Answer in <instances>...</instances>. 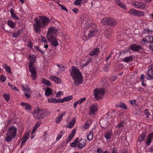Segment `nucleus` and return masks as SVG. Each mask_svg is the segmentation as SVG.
Masks as SVG:
<instances>
[{"label":"nucleus","mask_w":153,"mask_h":153,"mask_svg":"<svg viewBox=\"0 0 153 153\" xmlns=\"http://www.w3.org/2000/svg\"><path fill=\"white\" fill-rule=\"evenodd\" d=\"M39 20L34 19L35 23L33 25L34 31L38 33L40 32V29L46 28L50 22L49 18L45 16H39Z\"/></svg>","instance_id":"obj_1"},{"label":"nucleus","mask_w":153,"mask_h":153,"mask_svg":"<svg viewBox=\"0 0 153 153\" xmlns=\"http://www.w3.org/2000/svg\"><path fill=\"white\" fill-rule=\"evenodd\" d=\"M71 75L74 80V84L76 86H78L82 83V78L79 69L73 66L71 72Z\"/></svg>","instance_id":"obj_2"},{"label":"nucleus","mask_w":153,"mask_h":153,"mask_svg":"<svg viewBox=\"0 0 153 153\" xmlns=\"http://www.w3.org/2000/svg\"><path fill=\"white\" fill-rule=\"evenodd\" d=\"M50 114L49 111L44 109H41L37 107L34 110L33 115L34 117L37 119L43 118Z\"/></svg>","instance_id":"obj_3"},{"label":"nucleus","mask_w":153,"mask_h":153,"mask_svg":"<svg viewBox=\"0 0 153 153\" xmlns=\"http://www.w3.org/2000/svg\"><path fill=\"white\" fill-rule=\"evenodd\" d=\"M16 129L14 126L10 127L7 131L5 139L7 142L10 141L12 139L15 138L16 134Z\"/></svg>","instance_id":"obj_4"},{"label":"nucleus","mask_w":153,"mask_h":153,"mask_svg":"<svg viewBox=\"0 0 153 153\" xmlns=\"http://www.w3.org/2000/svg\"><path fill=\"white\" fill-rule=\"evenodd\" d=\"M101 22L103 25L113 27L116 25L117 21L115 19L110 17H107L102 19Z\"/></svg>","instance_id":"obj_5"},{"label":"nucleus","mask_w":153,"mask_h":153,"mask_svg":"<svg viewBox=\"0 0 153 153\" xmlns=\"http://www.w3.org/2000/svg\"><path fill=\"white\" fill-rule=\"evenodd\" d=\"M105 91L103 88H95L94 90L95 98L97 100L101 99L104 94Z\"/></svg>","instance_id":"obj_6"},{"label":"nucleus","mask_w":153,"mask_h":153,"mask_svg":"<svg viewBox=\"0 0 153 153\" xmlns=\"http://www.w3.org/2000/svg\"><path fill=\"white\" fill-rule=\"evenodd\" d=\"M97 29H94L93 30H86L84 33V36L85 40H87L89 38L94 36L96 32H97Z\"/></svg>","instance_id":"obj_7"},{"label":"nucleus","mask_w":153,"mask_h":153,"mask_svg":"<svg viewBox=\"0 0 153 153\" xmlns=\"http://www.w3.org/2000/svg\"><path fill=\"white\" fill-rule=\"evenodd\" d=\"M57 32V30L56 29L55 27H50L48 29L47 34V38L56 37Z\"/></svg>","instance_id":"obj_8"},{"label":"nucleus","mask_w":153,"mask_h":153,"mask_svg":"<svg viewBox=\"0 0 153 153\" xmlns=\"http://www.w3.org/2000/svg\"><path fill=\"white\" fill-rule=\"evenodd\" d=\"M146 133L145 132H143L139 137L138 140L137 141V148H140L142 145V142L144 141L146 139Z\"/></svg>","instance_id":"obj_9"},{"label":"nucleus","mask_w":153,"mask_h":153,"mask_svg":"<svg viewBox=\"0 0 153 153\" xmlns=\"http://www.w3.org/2000/svg\"><path fill=\"white\" fill-rule=\"evenodd\" d=\"M97 104H93L90 106L89 114L90 116H93L95 114L97 111Z\"/></svg>","instance_id":"obj_10"},{"label":"nucleus","mask_w":153,"mask_h":153,"mask_svg":"<svg viewBox=\"0 0 153 153\" xmlns=\"http://www.w3.org/2000/svg\"><path fill=\"white\" fill-rule=\"evenodd\" d=\"M149 70L146 76L148 79H153V65L150 66L148 68Z\"/></svg>","instance_id":"obj_11"},{"label":"nucleus","mask_w":153,"mask_h":153,"mask_svg":"<svg viewBox=\"0 0 153 153\" xmlns=\"http://www.w3.org/2000/svg\"><path fill=\"white\" fill-rule=\"evenodd\" d=\"M29 68L34 67L33 64L36 60V56L33 55L29 56Z\"/></svg>","instance_id":"obj_12"},{"label":"nucleus","mask_w":153,"mask_h":153,"mask_svg":"<svg viewBox=\"0 0 153 153\" xmlns=\"http://www.w3.org/2000/svg\"><path fill=\"white\" fill-rule=\"evenodd\" d=\"M86 140L84 139H81L78 141V148L81 149L86 146Z\"/></svg>","instance_id":"obj_13"},{"label":"nucleus","mask_w":153,"mask_h":153,"mask_svg":"<svg viewBox=\"0 0 153 153\" xmlns=\"http://www.w3.org/2000/svg\"><path fill=\"white\" fill-rule=\"evenodd\" d=\"M48 40L51 42L53 46L56 47L58 45V43L56 37L47 38Z\"/></svg>","instance_id":"obj_14"},{"label":"nucleus","mask_w":153,"mask_h":153,"mask_svg":"<svg viewBox=\"0 0 153 153\" xmlns=\"http://www.w3.org/2000/svg\"><path fill=\"white\" fill-rule=\"evenodd\" d=\"M107 122L108 121L104 119H102L100 121V124L102 129H103L104 130L105 129L106 127L108 125Z\"/></svg>","instance_id":"obj_15"},{"label":"nucleus","mask_w":153,"mask_h":153,"mask_svg":"<svg viewBox=\"0 0 153 153\" xmlns=\"http://www.w3.org/2000/svg\"><path fill=\"white\" fill-rule=\"evenodd\" d=\"M130 48L134 51L137 52L142 49V47L140 45H138L136 44L131 45L130 47Z\"/></svg>","instance_id":"obj_16"},{"label":"nucleus","mask_w":153,"mask_h":153,"mask_svg":"<svg viewBox=\"0 0 153 153\" xmlns=\"http://www.w3.org/2000/svg\"><path fill=\"white\" fill-rule=\"evenodd\" d=\"M29 68V71L31 73V75L33 79H36V71L34 68V67H31Z\"/></svg>","instance_id":"obj_17"},{"label":"nucleus","mask_w":153,"mask_h":153,"mask_svg":"<svg viewBox=\"0 0 153 153\" xmlns=\"http://www.w3.org/2000/svg\"><path fill=\"white\" fill-rule=\"evenodd\" d=\"M66 112H62L59 114V116L57 117L55 120L56 122L57 123H59L62 120L63 116L65 115Z\"/></svg>","instance_id":"obj_18"},{"label":"nucleus","mask_w":153,"mask_h":153,"mask_svg":"<svg viewBox=\"0 0 153 153\" xmlns=\"http://www.w3.org/2000/svg\"><path fill=\"white\" fill-rule=\"evenodd\" d=\"M86 100V98L85 97H84L82 98H81L77 100L74 103V108H76L77 105L78 104H80L82 102H84Z\"/></svg>","instance_id":"obj_19"},{"label":"nucleus","mask_w":153,"mask_h":153,"mask_svg":"<svg viewBox=\"0 0 153 153\" xmlns=\"http://www.w3.org/2000/svg\"><path fill=\"white\" fill-rule=\"evenodd\" d=\"M49 78L51 80L53 81L58 84H60L62 83V81L60 78H58L53 76H50Z\"/></svg>","instance_id":"obj_20"},{"label":"nucleus","mask_w":153,"mask_h":153,"mask_svg":"<svg viewBox=\"0 0 153 153\" xmlns=\"http://www.w3.org/2000/svg\"><path fill=\"white\" fill-rule=\"evenodd\" d=\"M29 137V134L28 132L26 133L23 135L22 140H23L21 144V146L23 145Z\"/></svg>","instance_id":"obj_21"},{"label":"nucleus","mask_w":153,"mask_h":153,"mask_svg":"<svg viewBox=\"0 0 153 153\" xmlns=\"http://www.w3.org/2000/svg\"><path fill=\"white\" fill-rule=\"evenodd\" d=\"M143 40L146 43H151L152 42H153V36H148L145 37L143 39Z\"/></svg>","instance_id":"obj_22"},{"label":"nucleus","mask_w":153,"mask_h":153,"mask_svg":"<svg viewBox=\"0 0 153 153\" xmlns=\"http://www.w3.org/2000/svg\"><path fill=\"white\" fill-rule=\"evenodd\" d=\"M112 134V131L111 130L105 131L104 133V137L107 140L109 139Z\"/></svg>","instance_id":"obj_23"},{"label":"nucleus","mask_w":153,"mask_h":153,"mask_svg":"<svg viewBox=\"0 0 153 153\" xmlns=\"http://www.w3.org/2000/svg\"><path fill=\"white\" fill-rule=\"evenodd\" d=\"M153 134L152 133L150 134L147 137L146 142V146H149L151 143Z\"/></svg>","instance_id":"obj_24"},{"label":"nucleus","mask_w":153,"mask_h":153,"mask_svg":"<svg viewBox=\"0 0 153 153\" xmlns=\"http://www.w3.org/2000/svg\"><path fill=\"white\" fill-rule=\"evenodd\" d=\"M21 105L22 106H25V108L27 110H30L31 109V106L28 103L22 102L21 103Z\"/></svg>","instance_id":"obj_25"},{"label":"nucleus","mask_w":153,"mask_h":153,"mask_svg":"<svg viewBox=\"0 0 153 153\" xmlns=\"http://www.w3.org/2000/svg\"><path fill=\"white\" fill-rule=\"evenodd\" d=\"M99 48H96L94 49L89 54L91 56H93L94 55H96L98 54L99 52Z\"/></svg>","instance_id":"obj_26"},{"label":"nucleus","mask_w":153,"mask_h":153,"mask_svg":"<svg viewBox=\"0 0 153 153\" xmlns=\"http://www.w3.org/2000/svg\"><path fill=\"white\" fill-rule=\"evenodd\" d=\"M137 12V10L133 8H131L129 10L128 13L131 16H136Z\"/></svg>","instance_id":"obj_27"},{"label":"nucleus","mask_w":153,"mask_h":153,"mask_svg":"<svg viewBox=\"0 0 153 153\" xmlns=\"http://www.w3.org/2000/svg\"><path fill=\"white\" fill-rule=\"evenodd\" d=\"M22 32V29H20L18 30L17 32L14 33L12 35V37L14 38L17 37L18 36L21 34Z\"/></svg>","instance_id":"obj_28"},{"label":"nucleus","mask_w":153,"mask_h":153,"mask_svg":"<svg viewBox=\"0 0 153 153\" xmlns=\"http://www.w3.org/2000/svg\"><path fill=\"white\" fill-rule=\"evenodd\" d=\"M10 12L11 15V16L13 19L17 20H19V18L17 17V15L14 13L12 8H11L10 10Z\"/></svg>","instance_id":"obj_29"},{"label":"nucleus","mask_w":153,"mask_h":153,"mask_svg":"<svg viewBox=\"0 0 153 153\" xmlns=\"http://www.w3.org/2000/svg\"><path fill=\"white\" fill-rule=\"evenodd\" d=\"M133 59V57L131 56H129L128 57H126L122 59L123 62H128L129 61H131Z\"/></svg>","instance_id":"obj_30"},{"label":"nucleus","mask_w":153,"mask_h":153,"mask_svg":"<svg viewBox=\"0 0 153 153\" xmlns=\"http://www.w3.org/2000/svg\"><path fill=\"white\" fill-rule=\"evenodd\" d=\"M87 137L88 140L91 141L93 138V133L91 131H89L87 134Z\"/></svg>","instance_id":"obj_31"},{"label":"nucleus","mask_w":153,"mask_h":153,"mask_svg":"<svg viewBox=\"0 0 153 153\" xmlns=\"http://www.w3.org/2000/svg\"><path fill=\"white\" fill-rule=\"evenodd\" d=\"M125 121L124 120H120V123L116 126V127L119 128H124L125 127L124 124Z\"/></svg>","instance_id":"obj_32"},{"label":"nucleus","mask_w":153,"mask_h":153,"mask_svg":"<svg viewBox=\"0 0 153 153\" xmlns=\"http://www.w3.org/2000/svg\"><path fill=\"white\" fill-rule=\"evenodd\" d=\"M52 91L49 88H47L45 90V95L49 96L52 93Z\"/></svg>","instance_id":"obj_33"},{"label":"nucleus","mask_w":153,"mask_h":153,"mask_svg":"<svg viewBox=\"0 0 153 153\" xmlns=\"http://www.w3.org/2000/svg\"><path fill=\"white\" fill-rule=\"evenodd\" d=\"M78 140L79 138H76L74 141L71 144V146L73 147H76L77 146V143L78 142Z\"/></svg>","instance_id":"obj_34"},{"label":"nucleus","mask_w":153,"mask_h":153,"mask_svg":"<svg viewBox=\"0 0 153 153\" xmlns=\"http://www.w3.org/2000/svg\"><path fill=\"white\" fill-rule=\"evenodd\" d=\"M145 15L144 13L142 11L137 10L136 16L139 17L144 16Z\"/></svg>","instance_id":"obj_35"},{"label":"nucleus","mask_w":153,"mask_h":153,"mask_svg":"<svg viewBox=\"0 0 153 153\" xmlns=\"http://www.w3.org/2000/svg\"><path fill=\"white\" fill-rule=\"evenodd\" d=\"M103 153H110L108 151L106 150ZM111 153H118L117 149L115 147H114L111 150Z\"/></svg>","instance_id":"obj_36"},{"label":"nucleus","mask_w":153,"mask_h":153,"mask_svg":"<svg viewBox=\"0 0 153 153\" xmlns=\"http://www.w3.org/2000/svg\"><path fill=\"white\" fill-rule=\"evenodd\" d=\"M117 107H120V108H123L125 109H126L127 108L126 105L125 103L123 102L119 103L117 105Z\"/></svg>","instance_id":"obj_37"},{"label":"nucleus","mask_w":153,"mask_h":153,"mask_svg":"<svg viewBox=\"0 0 153 153\" xmlns=\"http://www.w3.org/2000/svg\"><path fill=\"white\" fill-rule=\"evenodd\" d=\"M42 83L48 86H51V85L50 82L49 80L45 79H42Z\"/></svg>","instance_id":"obj_38"},{"label":"nucleus","mask_w":153,"mask_h":153,"mask_svg":"<svg viewBox=\"0 0 153 153\" xmlns=\"http://www.w3.org/2000/svg\"><path fill=\"white\" fill-rule=\"evenodd\" d=\"M7 24L12 28H14L16 25V24L11 21H8L7 22Z\"/></svg>","instance_id":"obj_39"},{"label":"nucleus","mask_w":153,"mask_h":153,"mask_svg":"<svg viewBox=\"0 0 153 153\" xmlns=\"http://www.w3.org/2000/svg\"><path fill=\"white\" fill-rule=\"evenodd\" d=\"M5 69L6 71L9 74H11V71L10 67L6 64L4 65Z\"/></svg>","instance_id":"obj_40"},{"label":"nucleus","mask_w":153,"mask_h":153,"mask_svg":"<svg viewBox=\"0 0 153 153\" xmlns=\"http://www.w3.org/2000/svg\"><path fill=\"white\" fill-rule=\"evenodd\" d=\"M73 98V97L72 96H69L66 97L64 98H63V99L64 100V102L66 101H68L71 100H72Z\"/></svg>","instance_id":"obj_41"},{"label":"nucleus","mask_w":153,"mask_h":153,"mask_svg":"<svg viewBox=\"0 0 153 153\" xmlns=\"http://www.w3.org/2000/svg\"><path fill=\"white\" fill-rule=\"evenodd\" d=\"M76 122L75 118H74L69 123L68 125V127L71 128L74 125Z\"/></svg>","instance_id":"obj_42"},{"label":"nucleus","mask_w":153,"mask_h":153,"mask_svg":"<svg viewBox=\"0 0 153 153\" xmlns=\"http://www.w3.org/2000/svg\"><path fill=\"white\" fill-rule=\"evenodd\" d=\"M8 85L11 88L13 89V90H15L17 91H19V90L17 89L13 85H12L10 84L9 82H8Z\"/></svg>","instance_id":"obj_43"},{"label":"nucleus","mask_w":153,"mask_h":153,"mask_svg":"<svg viewBox=\"0 0 153 153\" xmlns=\"http://www.w3.org/2000/svg\"><path fill=\"white\" fill-rule=\"evenodd\" d=\"M93 28V29H96L97 27V25L94 24H91L89 25H88L86 26V27L87 28H90L91 27Z\"/></svg>","instance_id":"obj_44"},{"label":"nucleus","mask_w":153,"mask_h":153,"mask_svg":"<svg viewBox=\"0 0 153 153\" xmlns=\"http://www.w3.org/2000/svg\"><path fill=\"white\" fill-rule=\"evenodd\" d=\"M6 80V78L5 76H4L2 74L0 76V81L1 82H3Z\"/></svg>","instance_id":"obj_45"},{"label":"nucleus","mask_w":153,"mask_h":153,"mask_svg":"<svg viewBox=\"0 0 153 153\" xmlns=\"http://www.w3.org/2000/svg\"><path fill=\"white\" fill-rule=\"evenodd\" d=\"M104 33L105 35L107 38L111 36V32L110 31H108L107 30H105L104 31Z\"/></svg>","instance_id":"obj_46"},{"label":"nucleus","mask_w":153,"mask_h":153,"mask_svg":"<svg viewBox=\"0 0 153 153\" xmlns=\"http://www.w3.org/2000/svg\"><path fill=\"white\" fill-rule=\"evenodd\" d=\"M3 97L4 99L5 100L7 101L9 100V98L10 97V95L9 94H4L3 95Z\"/></svg>","instance_id":"obj_47"},{"label":"nucleus","mask_w":153,"mask_h":153,"mask_svg":"<svg viewBox=\"0 0 153 153\" xmlns=\"http://www.w3.org/2000/svg\"><path fill=\"white\" fill-rule=\"evenodd\" d=\"M91 61V58H88L87 59V61L85 64H83V65L84 66H85L88 65Z\"/></svg>","instance_id":"obj_48"},{"label":"nucleus","mask_w":153,"mask_h":153,"mask_svg":"<svg viewBox=\"0 0 153 153\" xmlns=\"http://www.w3.org/2000/svg\"><path fill=\"white\" fill-rule=\"evenodd\" d=\"M56 98H50L48 100V102H49L55 103Z\"/></svg>","instance_id":"obj_49"},{"label":"nucleus","mask_w":153,"mask_h":153,"mask_svg":"<svg viewBox=\"0 0 153 153\" xmlns=\"http://www.w3.org/2000/svg\"><path fill=\"white\" fill-rule=\"evenodd\" d=\"M144 113L145 115H146L148 118H149V116L150 115V113L149 112L148 110H145L144 111Z\"/></svg>","instance_id":"obj_50"},{"label":"nucleus","mask_w":153,"mask_h":153,"mask_svg":"<svg viewBox=\"0 0 153 153\" xmlns=\"http://www.w3.org/2000/svg\"><path fill=\"white\" fill-rule=\"evenodd\" d=\"M140 2H133V5L135 6V7L137 8H139Z\"/></svg>","instance_id":"obj_51"},{"label":"nucleus","mask_w":153,"mask_h":153,"mask_svg":"<svg viewBox=\"0 0 153 153\" xmlns=\"http://www.w3.org/2000/svg\"><path fill=\"white\" fill-rule=\"evenodd\" d=\"M23 90L25 91V93H31L32 92L29 88H24V87H23Z\"/></svg>","instance_id":"obj_52"},{"label":"nucleus","mask_w":153,"mask_h":153,"mask_svg":"<svg viewBox=\"0 0 153 153\" xmlns=\"http://www.w3.org/2000/svg\"><path fill=\"white\" fill-rule=\"evenodd\" d=\"M64 102V100L62 99H56L55 103H62Z\"/></svg>","instance_id":"obj_53"},{"label":"nucleus","mask_w":153,"mask_h":153,"mask_svg":"<svg viewBox=\"0 0 153 153\" xmlns=\"http://www.w3.org/2000/svg\"><path fill=\"white\" fill-rule=\"evenodd\" d=\"M146 6L145 4L143 3H142L141 2H140L139 8L140 9H143Z\"/></svg>","instance_id":"obj_54"},{"label":"nucleus","mask_w":153,"mask_h":153,"mask_svg":"<svg viewBox=\"0 0 153 153\" xmlns=\"http://www.w3.org/2000/svg\"><path fill=\"white\" fill-rule=\"evenodd\" d=\"M82 0H76L74 2V4L76 5H78Z\"/></svg>","instance_id":"obj_55"},{"label":"nucleus","mask_w":153,"mask_h":153,"mask_svg":"<svg viewBox=\"0 0 153 153\" xmlns=\"http://www.w3.org/2000/svg\"><path fill=\"white\" fill-rule=\"evenodd\" d=\"M89 126V125L88 123H85L82 126V128L83 129H88Z\"/></svg>","instance_id":"obj_56"},{"label":"nucleus","mask_w":153,"mask_h":153,"mask_svg":"<svg viewBox=\"0 0 153 153\" xmlns=\"http://www.w3.org/2000/svg\"><path fill=\"white\" fill-rule=\"evenodd\" d=\"M76 131V128L72 130L71 133V134L70 135L72 137H73L75 135V133Z\"/></svg>","instance_id":"obj_57"},{"label":"nucleus","mask_w":153,"mask_h":153,"mask_svg":"<svg viewBox=\"0 0 153 153\" xmlns=\"http://www.w3.org/2000/svg\"><path fill=\"white\" fill-rule=\"evenodd\" d=\"M129 102L131 103L132 105H137L136 103V101L135 100H130L129 101Z\"/></svg>","instance_id":"obj_58"},{"label":"nucleus","mask_w":153,"mask_h":153,"mask_svg":"<svg viewBox=\"0 0 153 153\" xmlns=\"http://www.w3.org/2000/svg\"><path fill=\"white\" fill-rule=\"evenodd\" d=\"M63 93L62 91H59L56 94V97H59Z\"/></svg>","instance_id":"obj_59"},{"label":"nucleus","mask_w":153,"mask_h":153,"mask_svg":"<svg viewBox=\"0 0 153 153\" xmlns=\"http://www.w3.org/2000/svg\"><path fill=\"white\" fill-rule=\"evenodd\" d=\"M119 6L121 7L124 9H125L126 7V6L124 4L120 3L118 5Z\"/></svg>","instance_id":"obj_60"},{"label":"nucleus","mask_w":153,"mask_h":153,"mask_svg":"<svg viewBox=\"0 0 153 153\" xmlns=\"http://www.w3.org/2000/svg\"><path fill=\"white\" fill-rule=\"evenodd\" d=\"M62 134H58L56 138V140H60V138L62 137Z\"/></svg>","instance_id":"obj_61"},{"label":"nucleus","mask_w":153,"mask_h":153,"mask_svg":"<svg viewBox=\"0 0 153 153\" xmlns=\"http://www.w3.org/2000/svg\"><path fill=\"white\" fill-rule=\"evenodd\" d=\"M31 93H25V96L27 98H29L30 97V94Z\"/></svg>","instance_id":"obj_62"},{"label":"nucleus","mask_w":153,"mask_h":153,"mask_svg":"<svg viewBox=\"0 0 153 153\" xmlns=\"http://www.w3.org/2000/svg\"><path fill=\"white\" fill-rule=\"evenodd\" d=\"M97 152L98 153H103V150L101 148H98L97 150Z\"/></svg>","instance_id":"obj_63"},{"label":"nucleus","mask_w":153,"mask_h":153,"mask_svg":"<svg viewBox=\"0 0 153 153\" xmlns=\"http://www.w3.org/2000/svg\"><path fill=\"white\" fill-rule=\"evenodd\" d=\"M149 47L151 50L153 52V42L150 43V44L149 45Z\"/></svg>","instance_id":"obj_64"}]
</instances>
